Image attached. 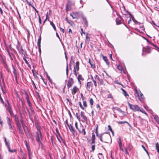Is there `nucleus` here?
<instances>
[{"mask_svg": "<svg viewBox=\"0 0 159 159\" xmlns=\"http://www.w3.org/2000/svg\"><path fill=\"white\" fill-rule=\"evenodd\" d=\"M4 66V67L6 68V69H7V70L8 71H9L8 68L7 66V64H6V62L4 63L3 64Z\"/></svg>", "mask_w": 159, "mask_h": 159, "instance_id": "42", "label": "nucleus"}, {"mask_svg": "<svg viewBox=\"0 0 159 159\" xmlns=\"http://www.w3.org/2000/svg\"><path fill=\"white\" fill-rule=\"evenodd\" d=\"M94 11V8L92 7H90V8H89V11L90 12H92L93 11Z\"/></svg>", "mask_w": 159, "mask_h": 159, "instance_id": "46", "label": "nucleus"}, {"mask_svg": "<svg viewBox=\"0 0 159 159\" xmlns=\"http://www.w3.org/2000/svg\"><path fill=\"white\" fill-rule=\"evenodd\" d=\"M145 51L148 53H150V48L148 46H147L146 47V49L145 50Z\"/></svg>", "mask_w": 159, "mask_h": 159, "instance_id": "37", "label": "nucleus"}, {"mask_svg": "<svg viewBox=\"0 0 159 159\" xmlns=\"http://www.w3.org/2000/svg\"><path fill=\"white\" fill-rule=\"evenodd\" d=\"M36 140L37 142L38 143L39 145L41 144L42 145V143L40 141V139H42V136L41 134V131H39V133L38 132H36Z\"/></svg>", "mask_w": 159, "mask_h": 159, "instance_id": "2", "label": "nucleus"}, {"mask_svg": "<svg viewBox=\"0 0 159 159\" xmlns=\"http://www.w3.org/2000/svg\"><path fill=\"white\" fill-rule=\"evenodd\" d=\"M41 37V35L40 36L38 40L37 45L38 46L40 45Z\"/></svg>", "mask_w": 159, "mask_h": 159, "instance_id": "29", "label": "nucleus"}, {"mask_svg": "<svg viewBox=\"0 0 159 159\" xmlns=\"http://www.w3.org/2000/svg\"><path fill=\"white\" fill-rule=\"evenodd\" d=\"M156 148L157 152H159V144L158 143H157L156 144Z\"/></svg>", "mask_w": 159, "mask_h": 159, "instance_id": "32", "label": "nucleus"}, {"mask_svg": "<svg viewBox=\"0 0 159 159\" xmlns=\"http://www.w3.org/2000/svg\"><path fill=\"white\" fill-rule=\"evenodd\" d=\"M74 83V80L72 78H70L68 80L67 86L68 89L70 88Z\"/></svg>", "mask_w": 159, "mask_h": 159, "instance_id": "4", "label": "nucleus"}, {"mask_svg": "<svg viewBox=\"0 0 159 159\" xmlns=\"http://www.w3.org/2000/svg\"><path fill=\"white\" fill-rule=\"evenodd\" d=\"M6 118H7V122L8 124H11V121H10V119L7 116V117Z\"/></svg>", "mask_w": 159, "mask_h": 159, "instance_id": "45", "label": "nucleus"}, {"mask_svg": "<svg viewBox=\"0 0 159 159\" xmlns=\"http://www.w3.org/2000/svg\"><path fill=\"white\" fill-rule=\"evenodd\" d=\"M56 132L57 133V134H56V136L57 138V139L60 142V143H61V141L59 139V138H58V135H59V137H60L61 140H62V138L59 132V131L58 130V129H57V128H56Z\"/></svg>", "mask_w": 159, "mask_h": 159, "instance_id": "20", "label": "nucleus"}, {"mask_svg": "<svg viewBox=\"0 0 159 159\" xmlns=\"http://www.w3.org/2000/svg\"><path fill=\"white\" fill-rule=\"evenodd\" d=\"M20 54H24V51L22 47L20 48V50L19 51Z\"/></svg>", "mask_w": 159, "mask_h": 159, "instance_id": "35", "label": "nucleus"}, {"mask_svg": "<svg viewBox=\"0 0 159 159\" xmlns=\"http://www.w3.org/2000/svg\"><path fill=\"white\" fill-rule=\"evenodd\" d=\"M83 103V105L84 106V107H87V105L86 101H84Z\"/></svg>", "mask_w": 159, "mask_h": 159, "instance_id": "52", "label": "nucleus"}, {"mask_svg": "<svg viewBox=\"0 0 159 159\" xmlns=\"http://www.w3.org/2000/svg\"><path fill=\"white\" fill-rule=\"evenodd\" d=\"M6 146L7 147L8 149L10 148V144L9 141H7L5 143Z\"/></svg>", "mask_w": 159, "mask_h": 159, "instance_id": "43", "label": "nucleus"}, {"mask_svg": "<svg viewBox=\"0 0 159 159\" xmlns=\"http://www.w3.org/2000/svg\"><path fill=\"white\" fill-rule=\"evenodd\" d=\"M140 97L142 99H143L144 98V96L143 94L140 92Z\"/></svg>", "mask_w": 159, "mask_h": 159, "instance_id": "61", "label": "nucleus"}, {"mask_svg": "<svg viewBox=\"0 0 159 159\" xmlns=\"http://www.w3.org/2000/svg\"><path fill=\"white\" fill-rule=\"evenodd\" d=\"M133 21L134 23L136 24H140V23L138 21H137L135 19H134L133 20Z\"/></svg>", "mask_w": 159, "mask_h": 159, "instance_id": "56", "label": "nucleus"}, {"mask_svg": "<svg viewBox=\"0 0 159 159\" xmlns=\"http://www.w3.org/2000/svg\"><path fill=\"white\" fill-rule=\"evenodd\" d=\"M17 127V129L19 131V133L20 134L23 135L24 134V131L21 127L20 124L16 125Z\"/></svg>", "mask_w": 159, "mask_h": 159, "instance_id": "6", "label": "nucleus"}, {"mask_svg": "<svg viewBox=\"0 0 159 159\" xmlns=\"http://www.w3.org/2000/svg\"><path fill=\"white\" fill-rule=\"evenodd\" d=\"M103 59L104 61H105L106 62V63L107 65L109 64V62L108 61V60L107 58L106 57L103 56Z\"/></svg>", "mask_w": 159, "mask_h": 159, "instance_id": "28", "label": "nucleus"}, {"mask_svg": "<svg viewBox=\"0 0 159 159\" xmlns=\"http://www.w3.org/2000/svg\"><path fill=\"white\" fill-rule=\"evenodd\" d=\"M43 82H44V83L45 84V85H47V80H45L44 79H43Z\"/></svg>", "mask_w": 159, "mask_h": 159, "instance_id": "60", "label": "nucleus"}, {"mask_svg": "<svg viewBox=\"0 0 159 159\" xmlns=\"http://www.w3.org/2000/svg\"><path fill=\"white\" fill-rule=\"evenodd\" d=\"M107 98H113V97H112L111 94H109L107 95Z\"/></svg>", "mask_w": 159, "mask_h": 159, "instance_id": "57", "label": "nucleus"}, {"mask_svg": "<svg viewBox=\"0 0 159 159\" xmlns=\"http://www.w3.org/2000/svg\"><path fill=\"white\" fill-rule=\"evenodd\" d=\"M76 117H77V119H78V120L79 121H80V116L78 115V114L77 113H76Z\"/></svg>", "mask_w": 159, "mask_h": 159, "instance_id": "58", "label": "nucleus"}, {"mask_svg": "<svg viewBox=\"0 0 159 159\" xmlns=\"http://www.w3.org/2000/svg\"><path fill=\"white\" fill-rule=\"evenodd\" d=\"M141 112H142V113L146 114V115H147V113L145 112V111L143 110V109H140V110H139Z\"/></svg>", "mask_w": 159, "mask_h": 159, "instance_id": "62", "label": "nucleus"}, {"mask_svg": "<svg viewBox=\"0 0 159 159\" xmlns=\"http://www.w3.org/2000/svg\"><path fill=\"white\" fill-rule=\"evenodd\" d=\"M8 54V55L9 56V57H10L11 59V60H13V59L11 56V54H13L12 53H11V54L10 53V52H9V53Z\"/></svg>", "mask_w": 159, "mask_h": 159, "instance_id": "54", "label": "nucleus"}, {"mask_svg": "<svg viewBox=\"0 0 159 159\" xmlns=\"http://www.w3.org/2000/svg\"><path fill=\"white\" fill-rule=\"evenodd\" d=\"M70 15L72 16L73 19H77L79 17V15L78 12L70 14Z\"/></svg>", "mask_w": 159, "mask_h": 159, "instance_id": "7", "label": "nucleus"}, {"mask_svg": "<svg viewBox=\"0 0 159 159\" xmlns=\"http://www.w3.org/2000/svg\"><path fill=\"white\" fill-rule=\"evenodd\" d=\"M92 150L93 152H94L95 149V146L94 145H92L91 147Z\"/></svg>", "mask_w": 159, "mask_h": 159, "instance_id": "53", "label": "nucleus"}, {"mask_svg": "<svg viewBox=\"0 0 159 159\" xmlns=\"http://www.w3.org/2000/svg\"><path fill=\"white\" fill-rule=\"evenodd\" d=\"M79 90V89L76 86L74 87L71 90L72 94L73 95L75 94Z\"/></svg>", "mask_w": 159, "mask_h": 159, "instance_id": "15", "label": "nucleus"}, {"mask_svg": "<svg viewBox=\"0 0 159 159\" xmlns=\"http://www.w3.org/2000/svg\"><path fill=\"white\" fill-rule=\"evenodd\" d=\"M80 116L83 119V122H85L87 121V118L86 116L84 115V112H81Z\"/></svg>", "mask_w": 159, "mask_h": 159, "instance_id": "9", "label": "nucleus"}, {"mask_svg": "<svg viewBox=\"0 0 159 159\" xmlns=\"http://www.w3.org/2000/svg\"><path fill=\"white\" fill-rule=\"evenodd\" d=\"M154 119L159 124V117L157 116H154Z\"/></svg>", "mask_w": 159, "mask_h": 159, "instance_id": "30", "label": "nucleus"}, {"mask_svg": "<svg viewBox=\"0 0 159 159\" xmlns=\"http://www.w3.org/2000/svg\"><path fill=\"white\" fill-rule=\"evenodd\" d=\"M122 20L123 21H124L123 20V19L121 16L116 18V24L117 25L120 24L122 23V22H121V20Z\"/></svg>", "mask_w": 159, "mask_h": 159, "instance_id": "12", "label": "nucleus"}, {"mask_svg": "<svg viewBox=\"0 0 159 159\" xmlns=\"http://www.w3.org/2000/svg\"><path fill=\"white\" fill-rule=\"evenodd\" d=\"M68 127L69 128L70 131L73 134H75V130L74 129L73 127L71 124H70V125H69V126H68Z\"/></svg>", "mask_w": 159, "mask_h": 159, "instance_id": "16", "label": "nucleus"}, {"mask_svg": "<svg viewBox=\"0 0 159 159\" xmlns=\"http://www.w3.org/2000/svg\"><path fill=\"white\" fill-rule=\"evenodd\" d=\"M135 94H136L137 95H136V96L138 97L139 100L140 101H142L141 100V99H140V97L138 93V92L136 89H135Z\"/></svg>", "mask_w": 159, "mask_h": 159, "instance_id": "38", "label": "nucleus"}, {"mask_svg": "<svg viewBox=\"0 0 159 159\" xmlns=\"http://www.w3.org/2000/svg\"><path fill=\"white\" fill-rule=\"evenodd\" d=\"M120 90L122 91L123 92V94L124 95H125V96L126 97H129V94L127 93L126 91L123 88H121L120 89Z\"/></svg>", "mask_w": 159, "mask_h": 159, "instance_id": "24", "label": "nucleus"}, {"mask_svg": "<svg viewBox=\"0 0 159 159\" xmlns=\"http://www.w3.org/2000/svg\"><path fill=\"white\" fill-rule=\"evenodd\" d=\"M47 78L48 80H49V82L50 83H52V80L51 79H50V76L49 75H48V74H47Z\"/></svg>", "mask_w": 159, "mask_h": 159, "instance_id": "44", "label": "nucleus"}, {"mask_svg": "<svg viewBox=\"0 0 159 159\" xmlns=\"http://www.w3.org/2000/svg\"><path fill=\"white\" fill-rule=\"evenodd\" d=\"M0 60L2 61V64H3L6 62L5 61V58L2 57V56H1V59H0Z\"/></svg>", "mask_w": 159, "mask_h": 159, "instance_id": "41", "label": "nucleus"}, {"mask_svg": "<svg viewBox=\"0 0 159 159\" xmlns=\"http://www.w3.org/2000/svg\"><path fill=\"white\" fill-rule=\"evenodd\" d=\"M141 146H142V148L144 150V151L146 152L148 154V151H147V150H146V148H145V147L143 145H142Z\"/></svg>", "mask_w": 159, "mask_h": 159, "instance_id": "47", "label": "nucleus"}, {"mask_svg": "<svg viewBox=\"0 0 159 159\" xmlns=\"http://www.w3.org/2000/svg\"><path fill=\"white\" fill-rule=\"evenodd\" d=\"M65 19L67 21V22L71 25L73 26V25H74V23L73 22L71 21H69L67 17H66Z\"/></svg>", "mask_w": 159, "mask_h": 159, "instance_id": "27", "label": "nucleus"}, {"mask_svg": "<svg viewBox=\"0 0 159 159\" xmlns=\"http://www.w3.org/2000/svg\"><path fill=\"white\" fill-rule=\"evenodd\" d=\"M75 67V69L77 71H78L79 70V62L77 61L75 63V65L74 66Z\"/></svg>", "mask_w": 159, "mask_h": 159, "instance_id": "22", "label": "nucleus"}, {"mask_svg": "<svg viewBox=\"0 0 159 159\" xmlns=\"http://www.w3.org/2000/svg\"><path fill=\"white\" fill-rule=\"evenodd\" d=\"M121 10L122 13L125 15L126 12H128V11L126 10L125 7L124 6H123L121 7Z\"/></svg>", "mask_w": 159, "mask_h": 159, "instance_id": "17", "label": "nucleus"}, {"mask_svg": "<svg viewBox=\"0 0 159 159\" xmlns=\"http://www.w3.org/2000/svg\"><path fill=\"white\" fill-rule=\"evenodd\" d=\"M46 18L45 19L46 20H49V18L48 16V12H47V14H46Z\"/></svg>", "mask_w": 159, "mask_h": 159, "instance_id": "63", "label": "nucleus"}, {"mask_svg": "<svg viewBox=\"0 0 159 159\" xmlns=\"http://www.w3.org/2000/svg\"><path fill=\"white\" fill-rule=\"evenodd\" d=\"M25 95L26 96L25 98H26V99L27 100L28 99H29V96L28 94L26 92H25Z\"/></svg>", "mask_w": 159, "mask_h": 159, "instance_id": "48", "label": "nucleus"}, {"mask_svg": "<svg viewBox=\"0 0 159 159\" xmlns=\"http://www.w3.org/2000/svg\"><path fill=\"white\" fill-rule=\"evenodd\" d=\"M95 133L96 134L97 136L99 138L101 134H98V132L97 129H96V130Z\"/></svg>", "mask_w": 159, "mask_h": 159, "instance_id": "39", "label": "nucleus"}, {"mask_svg": "<svg viewBox=\"0 0 159 159\" xmlns=\"http://www.w3.org/2000/svg\"><path fill=\"white\" fill-rule=\"evenodd\" d=\"M91 139L92 140H95V135L93 133L92 134Z\"/></svg>", "mask_w": 159, "mask_h": 159, "instance_id": "49", "label": "nucleus"}, {"mask_svg": "<svg viewBox=\"0 0 159 159\" xmlns=\"http://www.w3.org/2000/svg\"><path fill=\"white\" fill-rule=\"evenodd\" d=\"M128 105L130 108L133 110L134 111H138L140 110V107H139L137 105H133L131 104L128 102Z\"/></svg>", "mask_w": 159, "mask_h": 159, "instance_id": "3", "label": "nucleus"}, {"mask_svg": "<svg viewBox=\"0 0 159 159\" xmlns=\"http://www.w3.org/2000/svg\"><path fill=\"white\" fill-rule=\"evenodd\" d=\"M50 25L52 26L54 30H55L56 31V27H55V25L52 22L50 21Z\"/></svg>", "mask_w": 159, "mask_h": 159, "instance_id": "31", "label": "nucleus"}, {"mask_svg": "<svg viewBox=\"0 0 159 159\" xmlns=\"http://www.w3.org/2000/svg\"><path fill=\"white\" fill-rule=\"evenodd\" d=\"M89 101L90 104V105H91V107H92V106L93 105V102H94L93 101L92 98H90L89 99Z\"/></svg>", "mask_w": 159, "mask_h": 159, "instance_id": "34", "label": "nucleus"}, {"mask_svg": "<svg viewBox=\"0 0 159 159\" xmlns=\"http://www.w3.org/2000/svg\"><path fill=\"white\" fill-rule=\"evenodd\" d=\"M23 60H24V61H25V63L26 64H27L28 65V66L29 67H30V65L29 64L28 61H27V60L25 59V57H24L23 58Z\"/></svg>", "mask_w": 159, "mask_h": 159, "instance_id": "36", "label": "nucleus"}, {"mask_svg": "<svg viewBox=\"0 0 159 159\" xmlns=\"http://www.w3.org/2000/svg\"><path fill=\"white\" fill-rule=\"evenodd\" d=\"M89 62L91 65V67L92 68H95L96 67L94 62L93 61H91L90 58H89Z\"/></svg>", "mask_w": 159, "mask_h": 159, "instance_id": "23", "label": "nucleus"}, {"mask_svg": "<svg viewBox=\"0 0 159 159\" xmlns=\"http://www.w3.org/2000/svg\"><path fill=\"white\" fill-rule=\"evenodd\" d=\"M14 117L15 121L16 122V125L20 124L18 116L17 115H15Z\"/></svg>", "mask_w": 159, "mask_h": 159, "instance_id": "13", "label": "nucleus"}, {"mask_svg": "<svg viewBox=\"0 0 159 159\" xmlns=\"http://www.w3.org/2000/svg\"><path fill=\"white\" fill-rule=\"evenodd\" d=\"M22 126L23 127V129L24 130V132L25 133V134L27 137H30V133L29 130H28V132H27L26 131L25 129V127H26V126L25 125V123L22 124Z\"/></svg>", "mask_w": 159, "mask_h": 159, "instance_id": "5", "label": "nucleus"}, {"mask_svg": "<svg viewBox=\"0 0 159 159\" xmlns=\"http://www.w3.org/2000/svg\"><path fill=\"white\" fill-rule=\"evenodd\" d=\"M7 102L8 105H7L6 104L5 105V106L6 107V108L7 110V111H10V110L12 109H11V106H10V105L9 102L7 100Z\"/></svg>", "mask_w": 159, "mask_h": 159, "instance_id": "19", "label": "nucleus"}, {"mask_svg": "<svg viewBox=\"0 0 159 159\" xmlns=\"http://www.w3.org/2000/svg\"><path fill=\"white\" fill-rule=\"evenodd\" d=\"M111 138L110 135L107 134L106 133L101 134V135L99 139L103 142L108 143V141Z\"/></svg>", "mask_w": 159, "mask_h": 159, "instance_id": "1", "label": "nucleus"}, {"mask_svg": "<svg viewBox=\"0 0 159 159\" xmlns=\"http://www.w3.org/2000/svg\"><path fill=\"white\" fill-rule=\"evenodd\" d=\"M94 78L95 79H97L100 82V84L101 85L103 84V81L102 78H100L97 75H95Z\"/></svg>", "mask_w": 159, "mask_h": 159, "instance_id": "8", "label": "nucleus"}, {"mask_svg": "<svg viewBox=\"0 0 159 159\" xmlns=\"http://www.w3.org/2000/svg\"><path fill=\"white\" fill-rule=\"evenodd\" d=\"M79 105H80V107L81 108V109H84V107L82 106L81 102H79Z\"/></svg>", "mask_w": 159, "mask_h": 159, "instance_id": "59", "label": "nucleus"}, {"mask_svg": "<svg viewBox=\"0 0 159 159\" xmlns=\"http://www.w3.org/2000/svg\"><path fill=\"white\" fill-rule=\"evenodd\" d=\"M117 123L118 124H124L125 123H126L128 124L129 125V124L126 121H117Z\"/></svg>", "mask_w": 159, "mask_h": 159, "instance_id": "33", "label": "nucleus"}, {"mask_svg": "<svg viewBox=\"0 0 159 159\" xmlns=\"http://www.w3.org/2000/svg\"><path fill=\"white\" fill-rule=\"evenodd\" d=\"M83 20L84 22L85 26L86 27H87L88 25V22L86 18L85 17H83Z\"/></svg>", "mask_w": 159, "mask_h": 159, "instance_id": "25", "label": "nucleus"}, {"mask_svg": "<svg viewBox=\"0 0 159 159\" xmlns=\"http://www.w3.org/2000/svg\"><path fill=\"white\" fill-rule=\"evenodd\" d=\"M27 102L29 104L30 107L31 105V103L30 102V100L29 99H28L26 100Z\"/></svg>", "mask_w": 159, "mask_h": 159, "instance_id": "50", "label": "nucleus"}, {"mask_svg": "<svg viewBox=\"0 0 159 159\" xmlns=\"http://www.w3.org/2000/svg\"><path fill=\"white\" fill-rule=\"evenodd\" d=\"M86 40L85 42L88 43H89L90 40V38L88 36V34H87L86 35Z\"/></svg>", "mask_w": 159, "mask_h": 159, "instance_id": "26", "label": "nucleus"}, {"mask_svg": "<svg viewBox=\"0 0 159 159\" xmlns=\"http://www.w3.org/2000/svg\"><path fill=\"white\" fill-rule=\"evenodd\" d=\"M8 151L11 153L16 152V149L11 150L10 148H8Z\"/></svg>", "mask_w": 159, "mask_h": 159, "instance_id": "40", "label": "nucleus"}, {"mask_svg": "<svg viewBox=\"0 0 159 159\" xmlns=\"http://www.w3.org/2000/svg\"><path fill=\"white\" fill-rule=\"evenodd\" d=\"M80 129H82V130H81L80 129L78 130L79 131V132L81 133V134H82L84 135H85L86 134V132H85V129L84 128V126L82 125L80 127Z\"/></svg>", "mask_w": 159, "mask_h": 159, "instance_id": "11", "label": "nucleus"}, {"mask_svg": "<svg viewBox=\"0 0 159 159\" xmlns=\"http://www.w3.org/2000/svg\"><path fill=\"white\" fill-rule=\"evenodd\" d=\"M116 110L117 111H119L120 112H122L123 111L121 110L118 107H116Z\"/></svg>", "mask_w": 159, "mask_h": 159, "instance_id": "51", "label": "nucleus"}, {"mask_svg": "<svg viewBox=\"0 0 159 159\" xmlns=\"http://www.w3.org/2000/svg\"><path fill=\"white\" fill-rule=\"evenodd\" d=\"M93 86V84L91 82H89L87 83L86 88L88 90H90Z\"/></svg>", "mask_w": 159, "mask_h": 159, "instance_id": "10", "label": "nucleus"}, {"mask_svg": "<svg viewBox=\"0 0 159 159\" xmlns=\"http://www.w3.org/2000/svg\"><path fill=\"white\" fill-rule=\"evenodd\" d=\"M8 125L9 126V129H12L13 127H12V125H11V124H9Z\"/></svg>", "mask_w": 159, "mask_h": 159, "instance_id": "64", "label": "nucleus"}, {"mask_svg": "<svg viewBox=\"0 0 159 159\" xmlns=\"http://www.w3.org/2000/svg\"><path fill=\"white\" fill-rule=\"evenodd\" d=\"M75 126L76 128L77 129L79 130L80 129H79L78 127V123L77 122H75Z\"/></svg>", "mask_w": 159, "mask_h": 159, "instance_id": "55", "label": "nucleus"}, {"mask_svg": "<svg viewBox=\"0 0 159 159\" xmlns=\"http://www.w3.org/2000/svg\"><path fill=\"white\" fill-rule=\"evenodd\" d=\"M77 79L78 80L80 84H81V81L80 80H81L83 81L84 80V78L83 77L82 75H78Z\"/></svg>", "mask_w": 159, "mask_h": 159, "instance_id": "21", "label": "nucleus"}, {"mask_svg": "<svg viewBox=\"0 0 159 159\" xmlns=\"http://www.w3.org/2000/svg\"><path fill=\"white\" fill-rule=\"evenodd\" d=\"M71 9V2L68 1L66 6V11L70 10Z\"/></svg>", "mask_w": 159, "mask_h": 159, "instance_id": "14", "label": "nucleus"}, {"mask_svg": "<svg viewBox=\"0 0 159 159\" xmlns=\"http://www.w3.org/2000/svg\"><path fill=\"white\" fill-rule=\"evenodd\" d=\"M13 73L14 74L15 80L16 82L17 81V74L16 71V70L15 69L14 67L13 68Z\"/></svg>", "mask_w": 159, "mask_h": 159, "instance_id": "18", "label": "nucleus"}]
</instances>
